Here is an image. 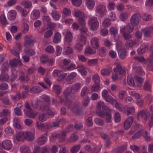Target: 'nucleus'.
<instances>
[{"instance_id":"473e14b6","label":"nucleus","mask_w":153,"mask_h":153,"mask_svg":"<svg viewBox=\"0 0 153 153\" xmlns=\"http://www.w3.org/2000/svg\"><path fill=\"white\" fill-rule=\"evenodd\" d=\"M51 16L53 19L56 20H59L60 17V16L55 10L52 11Z\"/></svg>"},{"instance_id":"9d476101","label":"nucleus","mask_w":153,"mask_h":153,"mask_svg":"<svg viewBox=\"0 0 153 153\" xmlns=\"http://www.w3.org/2000/svg\"><path fill=\"white\" fill-rule=\"evenodd\" d=\"M133 120V117L130 116L125 121L124 124V127L125 129L127 130L131 126Z\"/></svg>"},{"instance_id":"2eb2a0df","label":"nucleus","mask_w":153,"mask_h":153,"mask_svg":"<svg viewBox=\"0 0 153 153\" xmlns=\"http://www.w3.org/2000/svg\"><path fill=\"white\" fill-rule=\"evenodd\" d=\"M16 16V13L14 10H10L8 13L7 17L10 20H14Z\"/></svg>"},{"instance_id":"f3484780","label":"nucleus","mask_w":153,"mask_h":153,"mask_svg":"<svg viewBox=\"0 0 153 153\" xmlns=\"http://www.w3.org/2000/svg\"><path fill=\"white\" fill-rule=\"evenodd\" d=\"M21 4L24 6L25 8L28 9L32 7V2L28 0H25L21 2Z\"/></svg>"},{"instance_id":"c9c22d12","label":"nucleus","mask_w":153,"mask_h":153,"mask_svg":"<svg viewBox=\"0 0 153 153\" xmlns=\"http://www.w3.org/2000/svg\"><path fill=\"white\" fill-rule=\"evenodd\" d=\"M43 103V102L40 100H37L35 105L33 104V103H31V105L35 109L37 108L39 106L41 109V106H42Z\"/></svg>"},{"instance_id":"de8ad7c7","label":"nucleus","mask_w":153,"mask_h":153,"mask_svg":"<svg viewBox=\"0 0 153 153\" xmlns=\"http://www.w3.org/2000/svg\"><path fill=\"white\" fill-rule=\"evenodd\" d=\"M126 149V147L125 146H122L115 149L116 153H123L124 151Z\"/></svg>"},{"instance_id":"0e129e2a","label":"nucleus","mask_w":153,"mask_h":153,"mask_svg":"<svg viewBox=\"0 0 153 153\" xmlns=\"http://www.w3.org/2000/svg\"><path fill=\"white\" fill-rule=\"evenodd\" d=\"M80 42L83 44L85 45L86 42V38L85 36L82 34H81L79 39Z\"/></svg>"},{"instance_id":"393cba45","label":"nucleus","mask_w":153,"mask_h":153,"mask_svg":"<svg viewBox=\"0 0 153 153\" xmlns=\"http://www.w3.org/2000/svg\"><path fill=\"white\" fill-rule=\"evenodd\" d=\"M18 76V72L15 70H13L12 71L11 74L10 76V79L11 82L14 81L17 78Z\"/></svg>"},{"instance_id":"4c0bfd02","label":"nucleus","mask_w":153,"mask_h":153,"mask_svg":"<svg viewBox=\"0 0 153 153\" xmlns=\"http://www.w3.org/2000/svg\"><path fill=\"white\" fill-rule=\"evenodd\" d=\"M20 150L22 153H28L30 149L27 146H23L20 147Z\"/></svg>"},{"instance_id":"a878e982","label":"nucleus","mask_w":153,"mask_h":153,"mask_svg":"<svg viewBox=\"0 0 153 153\" xmlns=\"http://www.w3.org/2000/svg\"><path fill=\"white\" fill-rule=\"evenodd\" d=\"M126 52L125 50L121 49L118 51V54L120 59H124L126 56Z\"/></svg>"},{"instance_id":"c03bdc74","label":"nucleus","mask_w":153,"mask_h":153,"mask_svg":"<svg viewBox=\"0 0 153 153\" xmlns=\"http://www.w3.org/2000/svg\"><path fill=\"white\" fill-rule=\"evenodd\" d=\"M109 32L111 35H113L114 38H116L115 36L118 33V30L116 28L111 27L110 29Z\"/></svg>"},{"instance_id":"f8f14e48","label":"nucleus","mask_w":153,"mask_h":153,"mask_svg":"<svg viewBox=\"0 0 153 153\" xmlns=\"http://www.w3.org/2000/svg\"><path fill=\"white\" fill-rule=\"evenodd\" d=\"M101 107L102 109L105 110V112L108 111L111 113V111L109 108L104 104V102L102 101H99L97 103V108L100 109Z\"/></svg>"},{"instance_id":"a211bd4d","label":"nucleus","mask_w":153,"mask_h":153,"mask_svg":"<svg viewBox=\"0 0 153 153\" xmlns=\"http://www.w3.org/2000/svg\"><path fill=\"white\" fill-rule=\"evenodd\" d=\"M24 51L25 53L29 56H32L35 54L34 50L30 48H26Z\"/></svg>"},{"instance_id":"cd10ccee","label":"nucleus","mask_w":153,"mask_h":153,"mask_svg":"<svg viewBox=\"0 0 153 153\" xmlns=\"http://www.w3.org/2000/svg\"><path fill=\"white\" fill-rule=\"evenodd\" d=\"M13 126L16 128L19 129L21 128L19 122L17 118H15L13 119Z\"/></svg>"},{"instance_id":"8fccbe9b","label":"nucleus","mask_w":153,"mask_h":153,"mask_svg":"<svg viewBox=\"0 0 153 153\" xmlns=\"http://www.w3.org/2000/svg\"><path fill=\"white\" fill-rule=\"evenodd\" d=\"M78 139V137L75 134H73L71 135L69 141L71 142H74L76 141Z\"/></svg>"},{"instance_id":"6e6552de","label":"nucleus","mask_w":153,"mask_h":153,"mask_svg":"<svg viewBox=\"0 0 153 153\" xmlns=\"http://www.w3.org/2000/svg\"><path fill=\"white\" fill-rule=\"evenodd\" d=\"M2 146L4 149L9 150L12 149V144L10 140H6L2 141Z\"/></svg>"},{"instance_id":"052dcab7","label":"nucleus","mask_w":153,"mask_h":153,"mask_svg":"<svg viewBox=\"0 0 153 153\" xmlns=\"http://www.w3.org/2000/svg\"><path fill=\"white\" fill-rule=\"evenodd\" d=\"M78 22L81 26H85L86 22L84 18L82 17H80L78 19Z\"/></svg>"},{"instance_id":"49530a36","label":"nucleus","mask_w":153,"mask_h":153,"mask_svg":"<svg viewBox=\"0 0 153 153\" xmlns=\"http://www.w3.org/2000/svg\"><path fill=\"white\" fill-rule=\"evenodd\" d=\"M26 79H25V77L24 74L21 75L19 77V79L21 82L24 83V82L25 81L27 82L29 81V79L28 77L26 75Z\"/></svg>"},{"instance_id":"f704fd0d","label":"nucleus","mask_w":153,"mask_h":153,"mask_svg":"<svg viewBox=\"0 0 153 153\" xmlns=\"http://www.w3.org/2000/svg\"><path fill=\"white\" fill-rule=\"evenodd\" d=\"M18 59L16 58L13 59L10 61L9 64L11 68L17 66Z\"/></svg>"},{"instance_id":"9b49d317","label":"nucleus","mask_w":153,"mask_h":153,"mask_svg":"<svg viewBox=\"0 0 153 153\" xmlns=\"http://www.w3.org/2000/svg\"><path fill=\"white\" fill-rule=\"evenodd\" d=\"M47 137V132L45 133L44 135H42L37 140V143L39 145L44 144L46 142V138Z\"/></svg>"},{"instance_id":"c756f323","label":"nucleus","mask_w":153,"mask_h":153,"mask_svg":"<svg viewBox=\"0 0 153 153\" xmlns=\"http://www.w3.org/2000/svg\"><path fill=\"white\" fill-rule=\"evenodd\" d=\"M80 145L78 144L72 147L70 149V152L71 153H77L80 149Z\"/></svg>"},{"instance_id":"bb28decb","label":"nucleus","mask_w":153,"mask_h":153,"mask_svg":"<svg viewBox=\"0 0 153 153\" xmlns=\"http://www.w3.org/2000/svg\"><path fill=\"white\" fill-rule=\"evenodd\" d=\"M121 33L122 34V36L124 39L126 40H128L132 37L131 34L128 33H126L124 31H122Z\"/></svg>"},{"instance_id":"09e8293b","label":"nucleus","mask_w":153,"mask_h":153,"mask_svg":"<svg viewBox=\"0 0 153 153\" xmlns=\"http://www.w3.org/2000/svg\"><path fill=\"white\" fill-rule=\"evenodd\" d=\"M99 23L98 22L94 24L90 25V29L92 31H95L97 30L99 27Z\"/></svg>"},{"instance_id":"423d86ee","label":"nucleus","mask_w":153,"mask_h":153,"mask_svg":"<svg viewBox=\"0 0 153 153\" xmlns=\"http://www.w3.org/2000/svg\"><path fill=\"white\" fill-rule=\"evenodd\" d=\"M72 110L73 113L77 115L80 114L83 112L82 107L78 103L75 104L73 105Z\"/></svg>"},{"instance_id":"864d4df0","label":"nucleus","mask_w":153,"mask_h":153,"mask_svg":"<svg viewBox=\"0 0 153 153\" xmlns=\"http://www.w3.org/2000/svg\"><path fill=\"white\" fill-rule=\"evenodd\" d=\"M111 23L110 20L109 19H107L103 21L102 25L103 27H108L110 25Z\"/></svg>"},{"instance_id":"39448f33","label":"nucleus","mask_w":153,"mask_h":153,"mask_svg":"<svg viewBox=\"0 0 153 153\" xmlns=\"http://www.w3.org/2000/svg\"><path fill=\"white\" fill-rule=\"evenodd\" d=\"M113 70L115 73L118 74L120 76L126 74L125 69L123 68L122 66L119 64H117L116 67Z\"/></svg>"},{"instance_id":"37998d69","label":"nucleus","mask_w":153,"mask_h":153,"mask_svg":"<svg viewBox=\"0 0 153 153\" xmlns=\"http://www.w3.org/2000/svg\"><path fill=\"white\" fill-rule=\"evenodd\" d=\"M86 124L87 126L88 127H91L93 125L92 122V117L91 116L89 117L86 120Z\"/></svg>"},{"instance_id":"bf43d9fd","label":"nucleus","mask_w":153,"mask_h":153,"mask_svg":"<svg viewBox=\"0 0 153 153\" xmlns=\"http://www.w3.org/2000/svg\"><path fill=\"white\" fill-rule=\"evenodd\" d=\"M39 119L42 122L46 121L47 118L45 116V114H40L39 115Z\"/></svg>"},{"instance_id":"a18cd8bd","label":"nucleus","mask_w":153,"mask_h":153,"mask_svg":"<svg viewBox=\"0 0 153 153\" xmlns=\"http://www.w3.org/2000/svg\"><path fill=\"white\" fill-rule=\"evenodd\" d=\"M111 71V70L110 68L109 69H104L102 70L101 71V74L103 76H107L109 75Z\"/></svg>"},{"instance_id":"ea45409f","label":"nucleus","mask_w":153,"mask_h":153,"mask_svg":"<svg viewBox=\"0 0 153 153\" xmlns=\"http://www.w3.org/2000/svg\"><path fill=\"white\" fill-rule=\"evenodd\" d=\"M95 4V2L93 0H87L86 2V5L89 9L92 8Z\"/></svg>"},{"instance_id":"0eeeda50","label":"nucleus","mask_w":153,"mask_h":153,"mask_svg":"<svg viewBox=\"0 0 153 153\" xmlns=\"http://www.w3.org/2000/svg\"><path fill=\"white\" fill-rule=\"evenodd\" d=\"M150 113L147 110H143L140 111L137 114L138 117H140L144 119L145 120H147L149 117Z\"/></svg>"},{"instance_id":"13d9d810","label":"nucleus","mask_w":153,"mask_h":153,"mask_svg":"<svg viewBox=\"0 0 153 153\" xmlns=\"http://www.w3.org/2000/svg\"><path fill=\"white\" fill-rule=\"evenodd\" d=\"M48 57L45 55L43 54L41 57L40 59L41 62L42 63H45L48 62Z\"/></svg>"},{"instance_id":"e433bc0d","label":"nucleus","mask_w":153,"mask_h":153,"mask_svg":"<svg viewBox=\"0 0 153 153\" xmlns=\"http://www.w3.org/2000/svg\"><path fill=\"white\" fill-rule=\"evenodd\" d=\"M53 91L57 94H59L61 92V89L60 86L58 85H55L53 86Z\"/></svg>"},{"instance_id":"774afa93","label":"nucleus","mask_w":153,"mask_h":153,"mask_svg":"<svg viewBox=\"0 0 153 153\" xmlns=\"http://www.w3.org/2000/svg\"><path fill=\"white\" fill-rule=\"evenodd\" d=\"M114 119L116 123L119 122L120 120V117L118 113H116L114 115Z\"/></svg>"},{"instance_id":"a19ab883","label":"nucleus","mask_w":153,"mask_h":153,"mask_svg":"<svg viewBox=\"0 0 153 153\" xmlns=\"http://www.w3.org/2000/svg\"><path fill=\"white\" fill-rule=\"evenodd\" d=\"M97 22L98 21L97 18L95 17H92L89 19L88 24L90 26Z\"/></svg>"},{"instance_id":"4be33fe9","label":"nucleus","mask_w":153,"mask_h":153,"mask_svg":"<svg viewBox=\"0 0 153 153\" xmlns=\"http://www.w3.org/2000/svg\"><path fill=\"white\" fill-rule=\"evenodd\" d=\"M9 66L7 62L3 63L1 68V71L2 73H4L8 71Z\"/></svg>"},{"instance_id":"2f4dec72","label":"nucleus","mask_w":153,"mask_h":153,"mask_svg":"<svg viewBox=\"0 0 153 153\" xmlns=\"http://www.w3.org/2000/svg\"><path fill=\"white\" fill-rule=\"evenodd\" d=\"M95 50H92L90 47H88L86 48L85 53L89 55L94 54L96 52Z\"/></svg>"},{"instance_id":"7c9ffc66","label":"nucleus","mask_w":153,"mask_h":153,"mask_svg":"<svg viewBox=\"0 0 153 153\" xmlns=\"http://www.w3.org/2000/svg\"><path fill=\"white\" fill-rule=\"evenodd\" d=\"M0 21L1 24L4 26L8 24L4 15L2 14L0 16Z\"/></svg>"},{"instance_id":"58836bf2","label":"nucleus","mask_w":153,"mask_h":153,"mask_svg":"<svg viewBox=\"0 0 153 153\" xmlns=\"http://www.w3.org/2000/svg\"><path fill=\"white\" fill-rule=\"evenodd\" d=\"M134 42L132 40H131L129 41H127L125 43V46L126 48L129 49L131 48L134 45Z\"/></svg>"},{"instance_id":"5fc2aeb1","label":"nucleus","mask_w":153,"mask_h":153,"mask_svg":"<svg viewBox=\"0 0 153 153\" xmlns=\"http://www.w3.org/2000/svg\"><path fill=\"white\" fill-rule=\"evenodd\" d=\"M98 63L97 59H91L88 60V63L89 65H94L97 64Z\"/></svg>"},{"instance_id":"ddd939ff","label":"nucleus","mask_w":153,"mask_h":153,"mask_svg":"<svg viewBox=\"0 0 153 153\" xmlns=\"http://www.w3.org/2000/svg\"><path fill=\"white\" fill-rule=\"evenodd\" d=\"M106 11V7L103 5L99 4L96 7V12L100 14H103Z\"/></svg>"},{"instance_id":"7ed1b4c3","label":"nucleus","mask_w":153,"mask_h":153,"mask_svg":"<svg viewBox=\"0 0 153 153\" xmlns=\"http://www.w3.org/2000/svg\"><path fill=\"white\" fill-rule=\"evenodd\" d=\"M32 38V36H26L24 38V46L26 48L29 47L33 46L34 44L35 41L33 39H31Z\"/></svg>"},{"instance_id":"338daca9","label":"nucleus","mask_w":153,"mask_h":153,"mask_svg":"<svg viewBox=\"0 0 153 153\" xmlns=\"http://www.w3.org/2000/svg\"><path fill=\"white\" fill-rule=\"evenodd\" d=\"M67 74L64 73L61 74L60 75L58 76V78L57 79V81L59 82H61L63 81L65 77L66 76Z\"/></svg>"},{"instance_id":"4d7b16f0","label":"nucleus","mask_w":153,"mask_h":153,"mask_svg":"<svg viewBox=\"0 0 153 153\" xmlns=\"http://www.w3.org/2000/svg\"><path fill=\"white\" fill-rule=\"evenodd\" d=\"M53 34V31L51 30H49L46 31L44 34V37L46 38L50 37Z\"/></svg>"},{"instance_id":"79ce46f5","label":"nucleus","mask_w":153,"mask_h":153,"mask_svg":"<svg viewBox=\"0 0 153 153\" xmlns=\"http://www.w3.org/2000/svg\"><path fill=\"white\" fill-rule=\"evenodd\" d=\"M9 78V76L7 74H1L0 75V81H6Z\"/></svg>"},{"instance_id":"6e6d98bb","label":"nucleus","mask_w":153,"mask_h":153,"mask_svg":"<svg viewBox=\"0 0 153 153\" xmlns=\"http://www.w3.org/2000/svg\"><path fill=\"white\" fill-rule=\"evenodd\" d=\"M100 85L98 83H94L91 87V91L93 92L96 91L99 89Z\"/></svg>"},{"instance_id":"603ef678","label":"nucleus","mask_w":153,"mask_h":153,"mask_svg":"<svg viewBox=\"0 0 153 153\" xmlns=\"http://www.w3.org/2000/svg\"><path fill=\"white\" fill-rule=\"evenodd\" d=\"M76 74L74 72H72L68 75L66 78L67 81H69L71 79L74 78L76 76Z\"/></svg>"},{"instance_id":"680f3d73","label":"nucleus","mask_w":153,"mask_h":153,"mask_svg":"<svg viewBox=\"0 0 153 153\" xmlns=\"http://www.w3.org/2000/svg\"><path fill=\"white\" fill-rule=\"evenodd\" d=\"M4 131L6 134L9 135L13 134L14 133L13 131L12 128L10 127L6 128L5 129Z\"/></svg>"},{"instance_id":"5701e85b","label":"nucleus","mask_w":153,"mask_h":153,"mask_svg":"<svg viewBox=\"0 0 153 153\" xmlns=\"http://www.w3.org/2000/svg\"><path fill=\"white\" fill-rule=\"evenodd\" d=\"M40 16V12L38 10H34L32 13V19L36 20Z\"/></svg>"},{"instance_id":"b1692460","label":"nucleus","mask_w":153,"mask_h":153,"mask_svg":"<svg viewBox=\"0 0 153 153\" xmlns=\"http://www.w3.org/2000/svg\"><path fill=\"white\" fill-rule=\"evenodd\" d=\"M41 91V89L40 87L38 86L33 87L30 89V91L32 93H38Z\"/></svg>"},{"instance_id":"1a4fd4ad","label":"nucleus","mask_w":153,"mask_h":153,"mask_svg":"<svg viewBox=\"0 0 153 153\" xmlns=\"http://www.w3.org/2000/svg\"><path fill=\"white\" fill-rule=\"evenodd\" d=\"M41 110L43 111H45L46 114L51 116H54L55 113L50 109L48 105H45L43 103L42 106H41Z\"/></svg>"},{"instance_id":"aec40b11","label":"nucleus","mask_w":153,"mask_h":153,"mask_svg":"<svg viewBox=\"0 0 153 153\" xmlns=\"http://www.w3.org/2000/svg\"><path fill=\"white\" fill-rule=\"evenodd\" d=\"M66 42L68 43L71 42L73 40V35L70 31L66 32L65 36Z\"/></svg>"},{"instance_id":"c85d7f7f","label":"nucleus","mask_w":153,"mask_h":153,"mask_svg":"<svg viewBox=\"0 0 153 153\" xmlns=\"http://www.w3.org/2000/svg\"><path fill=\"white\" fill-rule=\"evenodd\" d=\"M21 98V95L20 92L19 91H17L16 94L11 97V99L13 101L19 100Z\"/></svg>"},{"instance_id":"e2e57ef3","label":"nucleus","mask_w":153,"mask_h":153,"mask_svg":"<svg viewBox=\"0 0 153 153\" xmlns=\"http://www.w3.org/2000/svg\"><path fill=\"white\" fill-rule=\"evenodd\" d=\"M115 103V107L120 111H122L123 108V106L122 105H119L116 100L114 101Z\"/></svg>"},{"instance_id":"3c124183","label":"nucleus","mask_w":153,"mask_h":153,"mask_svg":"<svg viewBox=\"0 0 153 153\" xmlns=\"http://www.w3.org/2000/svg\"><path fill=\"white\" fill-rule=\"evenodd\" d=\"M94 122L95 123L101 126H103L105 123L103 120L98 118H96L94 119Z\"/></svg>"},{"instance_id":"dca6fc26","label":"nucleus","mask_w":153,"mask_h":153,"mask_svg":"<svg viewBox=\"0 0 153 153\" xmlns=\"http://www.w3.org/2000/svg\"><path fill=\"white\" fill-rule=\"evenodd\" d=\"M26 132V135H25V140H27L29 141H31L33 140L34 139V134L33 133L29 131Z\"/></svg>"},{"instance_id":"412c9836","label":"nucleus","mask_w":153,"mask_h":153,"mask_svg":"<svg viewBox=\"0 0 153 153\" xmlns=\"http://www.w3.org/2000/svg\"><path fill=\"white\" fill-rule=\"evenodd\" d=\"M25 135H26L25 131H21L16 136L17 140L19 141L25 140Z\"/></svg>"},{"instance_id":"69168bd1","label":"nucleus","mask_w":153,"mask_h":153,"mask_svg":"<svg viewBox=\"0 0 153 153\" xmlns=\"http://www.w3.org/2000/svg\"><path fill=\"white\" fill-rule=\"evenodd\" d=\"M72 3L76 6H80L82 3L81 0H72Z\"/></svg>"},{"instance_id":"20e7f679","label":"nucleus","mask_w":153,"mask_h":153,"mask_svg":"<svg viewBox=\"0 0 153 153\" xmlns=\"http://www.w3.org/2000/svg\"><path fill=\"white\" fill-rule=\"evenodd\" d=\"M141 19V16L139 13H134L131 18V24L132 25L136 26L139 24Z\"/></svg>"},{"instance_id":"f257e3e1","label":"nucleus","mask_w":153,"mask_h":153,"mask_svg":"<svg viewBox=\"0 0 153 153\" xmlns=\"http://www.w3.org/2000/svg\"><path fill=\"white\" fill-rule=\"evenodd\" d=\"M81 87L79 83H76L73 85L71 88H67L64 91L65 97L67 100L70 102L74 98V94L79 90Z\"/></svg>"},{"instance_id":"72a5a7b5","label":"nucleus","mask_w":153,"mask_h":153,"mask_svg":"<svg viewBox=\"0 0 153 153\" xmlns=\"http://www.w3.org/2000/svg\"><path fill=\"white\" fill-rule=\"evenodd\" d=\"M105 100L109 102L111 104H113L114 103V101L115 100V99H113V97L110 95H107V96L104 98Z\"/></svg>"},{"instance_id":"4468645a","label":"nucleus","mask_w":153,"mask_h":153,"mask_svg":"<svg viewBox=\"0 0 153 153\" xmlns=\"http://www.w3.org/2000/svg\"><path fill=\"white\" fill-rule=\"evenodd\" d=\"M91 43L92 47L95 49H98L99 46V39L97 37L92 38Z\"/></svg>"},{"instance_id":"6ab92c4d","label":"nucleus","mask_w":153,"mask_h":153,"mask_svg":"<svg viewBox=\"0 0 153 153\" xmlns=\"http://www.w3.org/2000/svg\"><path fill=\"white\" fill-rule=\"evenodd\" d=\"M61 34L59 32H56L55 34L53 42L54 43H57L61 41Z\"/></svg>"},{"instance_id":"f03ea898","label":"nucleus","mask_w":153,"mask_h":153,"mask_svg":"<svg viewBox=\"0 0 153 153\" xmlns=\"http://www.w3.org/2000/svg\"><path fill=\"white\" fill-rule=\"evenodd\" d=\"M96 114L99 117H105V120L106 122L111 123L112 122V117L111 114L109 111H106L105 112L97 108L96 111Z\"/></svg>"}]
</instances>
